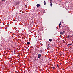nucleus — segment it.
Masks as SVG:
<instances>
[{
    "label": "nucleus",
    "mask_w": 73,
    "mask_h": 73,
    "mask_svg": "<svg viewBox=\"0 0 73 73\" xmlns=\"http://www.w3.org/2000/svg\"><path fill=\"white\" fill-rule=\"evenodd\" d=\"M38 58H40L41 57V54H39L38 56Z\"/></svg>",
    "instance_id": "obj_1"
},
{
    "label": "nucleus",
    "mask_w": 73,
    "mask_h": 73,
    "mask_svg": "<svg viewBox=\"0 0 73 73\" xmlns=\"http://www.w3.org/2000/svg\"><path fill=\"white\" fill-rule=\"evenodd\" d=\"M72 43H71V44H68L67 46H70V45H72Z\"/></svg>",
    "instance_id": "obj_2"
},
{
    "label": "nucleus",
    "mask_w": 73,
    "mask_h": 73,
    "mask_svg": "<svg viewBox=\"0 0 73 73\" xmlns=\"http://www.w3.org/2000/svg\"><path fill=\"white\" fill-rule=\"evenodd\" d=\"M36 6L37 7H40V5L39 4H37L36 5Z\"/></svg>",
    "instance_id": "obj_3"
},
{
    "label": "nucleus",
    "mask_w": 73,
    "mask_h": 73,
    "mask_svg": "<svg viewBox=\"0 0 73 73\" xmlns=\"http://www.w3.org/2000/svg\"><path fill=\"white\" fill-rule=\"evenodd\" d=\"M44 5H46V2L45 1H44Z\"/></svg>",
    "instance_id": "obj_4"
},
{
    "label": "nucleus",
    "mask_w": 73,
    "mask_h": 73,
    "mask_svg": "<svg viewBox=\"0 0 73 73\" xmlns=\"http://www.w3.org/2000/svg\"><path fill=\"white\" fill-rule=\"evenodd\" d=\"M60 35H63V32H60Z\"/></svg>",
    "instance_id": "obj_5"
},
{
    "label": "nucleus",
    "mask_w": 73,
    "mask_h": 73,
    "mask_svg": "<svg viewBox=\"0 0 73 73\" xmlns=\"http://www.w3.org/2000/svg\"><path fill=\"white\" fill-rule=\"evenodd\" d=\"M61 24V22H60L59 23V27H60Z\"/></svg>",
    "instance_id": "obj_6"
},
{
    "label": "nucleus",
    "mask_w": 73,
    "mask_h": 73,
    "mask_svg": "<svg viewBox=\"0 0 73 73\" xmlns=\"http://www.w3.org/2000/svg\"><path fill=\"white\" fill-rule=\"evenodd\" d=\"M50 3H52L53 2V0H50Z\"/></svg>",
    "instance_id": "obj_7"
},
{
    "label": "nucleus",
    "mask_w": 73,
    "mask_h": 73,
    "mask_svg": "<svg viewBox=\"0 0 73 73\" xmlns=\"http://www.w3.org/2000/svg\"><path fill=\"white\" fill-rule=\"evenodd\" d=\"M30 42H27V45H29V44H30Z\"/></svg>",
    "instance_id": "obj_8"
},
{
    "label": "nucleus",
    "mask_w": 73,
    "mask_h": 73,
    "mask_svg": "<svg viewBox=\"0 0 73 73\" xmlns=\"http://www.w3.org/2000/svg\"><path fill=\"white\" fill-rule=\"evenodd\" d=\"M70 37V36L69 35H68L67 36V38H69Z\"/></svg>",
    "instance_id": "obj_9"
},
{
    "label": "nucleus",
    "mask_w": 73,
    "mask_h": 73,
    "mask_svg": "<svg viewBox=\"0 0 73 73\" xmlns=\"http://www.w3.org/2000/svg\"><path fill=\"white\" fill-rule=\"evenodd\" d=\"M49 40L51 42V41H52V40L51 39H50Z\"/></svg>",
    "instance_id": "obj_10"
},
{
    "label": "nucleus",
    "mask_w": 73,
    "mask_h": 73,
    "mask_svg": "<svg viewBox=\"0 0 73 73\" xmlns=\"http://www.w3.org/2000/svg\"><path fill=\"white\" fill-rule=\"evenodd\" d=\"M50 5L51 7H52V6H53V4L52 3H51Z\"/></svg>",
    "instance_id": "obj_11"
},
{
    "label": "nucleus",
    "mask_w": 73,
    "mask_h": 73,
    "mask_svg": "<svg viewBox=\"0 0 73 73\" xmlns=\"http://www.w3.org/2000/svg\"><path fill=\"white\" fill-rule=\"evenodd\" d=\"M40 53H42V50H40Z\"/></svg>",
    "instance_id": "obj_12"
},
{
    "label": "nucleus",
    "mask_w": 73,
    "mask_h": 73,
    "mask_svg": "<svg viewBox=\"0 0 73 73\" xmlns=\"http://www.w3.org/2000/svg\"><path fill=\"white\" fill-rule=\"evenodd\" d=\"M53 69H55V67H52Z\"/></svg>",
    "instance_id": "obj_13"
},
{
    "label": "nucleus",
    "mask_w": 73,
    "mask_h": 73,
    "mask_svg": "<svg viewBox=\"0 0 73 73\" xmlns=\"http://www.w3.org/2000/svg\"><path fill=\"white\" fill-rule=\"evenodd\" d=\"M57 67H59V66L58 65V64H57Z\"/></svg>",
    "instance_id": "obj_14"
},
{
    "label": "nucleus",
    "mask_w": 73,
    "mask_h": 73,
    "mask_svg": "<svg viewBox=\"0 0 73 73\" xmlns=\"http://www.w3.org/2000/svg\"><path fill=\"white\" fill-rule=\"evenodd\" d=\"M63 33H65V31H63Z\"/></svg>",
    "instance_id": "obj_15"
},
{
    "label": "nucleus",
    "mask_w": 73,
    "mask_h": 73,
    "mask_svg": "<svg viewBox=\"0 0 73 73\" xmlns=\"http://www.w3.org/2000/svg\"><path fill=\"white\" fill-rule=\"evenodd\" d=\"M14 54H16V52H14Z\"/></svg>",
    "instance_id": "obj_16"
},
{
    "label": "nucleus",
    "mask_w": 73,
    "mask_h": 73,
    "mask_svg": "<svg viewBox=\"0 0 73 73\" xmlns=\"http://www.w3.org/2000/svg\"><path fill=\"white\" fill-rule=\"evenodd\" d=\"M5 0H2V1H5Z\"/></svg>",
    "instance_id": "obj_17"
}]
</instances>
